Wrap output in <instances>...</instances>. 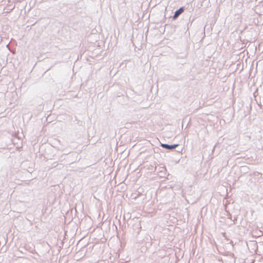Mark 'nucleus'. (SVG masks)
I'll return each instance as SVG.
<instances>
[{
	"instance_id": "f257e3e1",
	"label": "nucleus",
	"mask_w": 263,
	"mask_h": 263,
	"mask_svg": "<svg viewBox=\"0 0 263 263\" xmlns=\"http://www.w3.org/2000/svg\"><path fill=\"white\" fill-rule=\"evenodd\" d=\"M161 145L164 148L171 149H174L176 147H177L178 144L168 145V144H162Z\"/></svg>"
},
{
	"instance_id": "f03ea898",
	"label": "nucleus",
	"mask_w": 263,
	"mask_h": 263,
	"mask_svg": "<svg viewBox=\"0 0 263 263\" xmlns=\"http://www.w3.org/2000/svg\"><path fill=\"white\" fill-rule=\"evenodd\" d=\"M183 10L184 9L182 7L180 8L179 10H177L175 12V14L173 16L174 20H176L178 17V16L183 12Z\"/></svg>"
}]
</instances>
